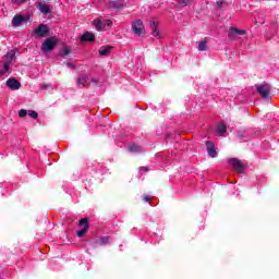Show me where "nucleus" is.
<instances>
[{"mask_svg":"<svg viewBox=\"0 0 279 279\" xmlns=\"http://www.w3.org/2000/svg\"><path fill=\"white\" fill-rule=\"evenodd\" d=\"M226 130H227L226 124H223V123L219 124L217 128V132H218V134H220V136H223V134H226Z\"/></svg>","mask_w":279,"mask_h":279,"instance_id":"obj_20","label":"nucleus"},{"mask_svg":"<svg viewBox=\"0 0 279 279\" xmlns=\"http://www.w3.org/2000/svg\"><path fill=\"white\" fill-rule=\"evenodd\" d=\"M148 26L151 29V36H154V38H157V39L162 38V33L160 32V29H158V23L156 21L151 20Z\"/></svg>","mask_w":279,"mask_h":279,"instance_id":"obj_7","label":"nucleus"},{"mask_svg":"<svg viewBox=\"0 0 279 279\" xmlns=\"http://www.w3.org/2000/svg\"><path fill=\"white\" fill-rule=\"evenodd\" d=\"M229 165L234 169V171H236V173H243V171H245V165L236 158L229 159Z\"/></svg>","mask_w":279,"mask_h":279,"instance_id":"obj_4","label":"nucleus"},{"mask_svg":"<svg viewBox=\"0 0 279 279\" xmlns=\"http://www.w3.org/2000/svg\"><path fill=\"white\" fill-rule=\"evenodd\" d=\"M5 73H10V66L4 65V63H3V68H2V70H0V76L5 75Z\"/></svg>","mask_w":279,"mask_h":279,"instance_id":"obj_21","label":"nucleus"},{"mask_svg":"<svg viewBox=\"0 0 279 279\" xmlns=\"http://www.w3.org/2000/svg\"><path fill=\"white\" fill-rule=\"evenodd\" d=\"M112 51V46H102L99 48L98 53L101 57L110 56V52Z\"/></svg>","mask_w":279,"mask_h":279,"instance_id":"obj_15","label":"nucleus"},{"mask_svg":"<svg viewBox=\"0 0 279 279\" xmlns=\"http://www.w3.org/2000/svg\"><path fill=\"white\" fill-rule=\"evenodd\" d=\"M93 25L98 32H108L109 29H112V21L106 19H96L93 21Z\"/></svg>","mask_w":279,"mask_h":279,"instance_id":"obj_1","label":"nucleus"},{"mask_svg":"<svg viewBox=\"0 0 279 279\" xmlns=\"http://www.w3.org/2000/svg\"><path fill=\"white\" fill-rule=\"evenodd\" d=\"M16 56V51L14 50H10L9 52H7L5 57H4V66H12V62H14V58Z\"/></svg>","mask_w":279,"mask_h":279,"instance_id":"obj_11","label":"nucleus"},{"mask_svg":"<svg viewBox=\"0 0 279 279\" xmlns=\"http://www.w3.org/2000/svg\"><path fill=\"white\" fill-rule=\"evenodd\" d=\"M37 8L39 12H41V14H45V15L51 14V7L46 2H38Z\"/></svg>","mask_w":279,"mask_h":279,"instance_id":"obj_13","label":"nucleus"},{"mask_svg":"<svg viewBox=\"0 0 279 279\" xmlns=\"http://www.w3.org/2000/svg\"><path fill=\"white\" fill-rule=\"evenodd\" d=\"M69 53H71V49H69L68 47L63 48L61 51L62 58H65V56H69Z\"/></svg>","mask_w":279,"mask_h":279,"instance_id":"obj_22","label":"nucleus"},{"mask_svg":"<svg viewBox=\"0 0 279 279\" xmlns=\"http://www.w3.org/2000/svg\"><path fill=\"white\" fill-rule=\"evenodd\" d=\"M27 21H29V16L16 14L12 19V25L13 27H21V25H23V23H27Z\"/></svg>","mask_w":279,"mask_h":279,"instance_id":"obj_6","label":"nucleus"},{"mask_svg":"<svg viewBox=\"0 0 279 279\" xmlns=\"http://www.w3.org/2000/svg\"><path fill=\"white\" fill-rule=\"evenodd\" d=\"M28 117H32V119H38V113L36 111H28Z\"/></svg>","mask_w":279,"mask_h":279,"instance_id":"obj_24","label":"nucleus"},{"mask_svg":"<svg viewBox=\"0 0 279 279\" xmlns=\"http://www.w3.org/2000/svg\"><path fill=\"white\" fill-rule=\"evenodd\" d=\"M150 199H151V197H149V196H145V197H144V201H145V202H149Z\"/></svg>","mask_w":279,"mask_h":279,"instance_id":"obj_30","label":"nucleus"},{"mask_svg":"<svg viewBox=\"0 0 279 279\" xmlns=\"http://www.w3.org/2000/svg\"><path fill=\"white\" fill-rule=\"evenodd\" d=\"M207 153L210 158H217V148L213 142H206Z\"/></svg>","mask_w":279,"mask_h":279,"instance_id":"obj_14","label":"nucleus"},{"mask_svg":"<svg viewBox=\"0 0 279 279\" xmlns=\"http://www.w3.org/2000/svg\"><path fill=\"white\" fill-rule=\"evenodd\" d=\"M129 150L132 154H138L140 151H143V148L138 145H132V146L129 147Z\"/></svg>","mask_w":279,"mask_h":279,"instance_id":"obj_18","label":"nucleus"},{"mask_svg":"<svg viewBox=\"0 0 279 279\" xmlns=\"http://www.w3.org/2000/svg\"><path fill=\"white\" fill-rule=\"evenodd\" d=\"M78 226L81 229L76 232V235L78 238H82V236H84V234H86V232H88V228H89L88 218L81 219L78 222Z\"/></svg>","mask_w":279,"mask_h":279,"instance_id":"obj_5","label":"nucleus"},{"mask_svg":"<svg viewBox=\"0 0 279 279\" xmlns=\"http://www.w3.org/2000/svg\"><path fill=\"white\" fill-rule=\"evenodd\" d=\"M181 5H189L191 3V0H180Z\"/></svg>","mask_w":279,"mask_h":279,"instance_id":"obj_26","label":"nucleus"},{"mask_svg":"<svg viewBox=\"0 0 279 279\" xmlns=\"http://www.w3.org/2000/svg\"><path fill=\"white\" fill-rule=\"evenodd\" d=\"M66 66H68V69H75V65H73V63H71V62H68Z\"/></svg>","mask_w":279,"mask_h":279,"instance_id":"obj_27","label":"nucleus"},{"mask_svg":"<svg viewBox=\"0 0 279 279\" xmlns=\"http://www.w3.org/2000/svg\"><path fill=\"white\" fill-rule=\"evenodd\" d=\"M141 171H147V168H141Z\"/></svg>","mask_w":279,"mask_h":279,"instance_id":"obj_32","label":"nucleus"},{"mask_svg":"<svg viewBox=\"0 0 279 279\" xmlns=\"http://www.w3.org/2000/svg\"><path fill=\"white\" fill-rule=\"evenodd\" d=\"M208 49V38L199 41L198 44V51H206Z\"/></svg>","mask_w":279,"mask_h":279,"instance_id":"obj_16","label":"nucleus"},{"mask_svg":"<svg viewBox=\"0 0 279 279\" xmlns=\"http://www.w3.org/2000/svg\"><path fill=\"white\" fill-rule=\"evenodd\" d=\"M271 92V87L267 84L260 85L257 87V93H259L263 99H269V93Z\"/></svg>","mask_w":279,"mask_h":279,"instance_id":"obj_9","label":"nucleus"},{"mask_svg":"<svg viewBox=\"0 0 279 279\" xmlns=\"http://www.w3.org/2000/svg\"><path fill=\"white\" fill-rule=\"evenodd\" d=\"M86 82H88V76H86V75H81L77 78V85L78 86H84V84H86Z\"/></svg>","mask_w":279,"mask_h":279,"instance_id":"obj_19","label":"nucleus"},{"mask_svg":"<svg viewBox=\"0 0 279 279\" xmlns=\"http://www.w3.org/2000/svg\"><path fill=\"white\" fill-rule=\"evenodd\" d=\"M56 45H58V37H49L41 45V51L44 53H49V51H53L56 49Z\"/></svg>","mask_w":279,"mask_h":279,"instance_id":"obj_2","label":"nucleus"},{"mask_svg":"<svg viewBox=\"0 0 279 279\" xmlns=\"http://www.w3.org/2000/svg\"><path fill=\"white\" fill-rule=\"evenodd\" d=\"M133 34L136 36H143L145 34V24H143L142 20H135L131 24Z\"/></svg>","mask_w":279,"mask_h":279,"instance_id":"obj_3","label":"nucleus"},{"mask_svg":"<svg viewBox=\"0 0 279 279\" xmlns=\"http://www.w3.org/2000/svg\"><path fill=\"white\" fill-rule=\"evenodd\" d=\"M81 40L83 41L95 40V35H93V33L86 32L85 34L82 35Z\"/></svg>","mask_w":279,"mask_h":279,"instance_id":"obj_17","label":"nucleus"},{"mask_svg":"<svg viewBox=\"0 0 279 279\" xmlns=\"http://www.w3.org/2000/svg\"><path fill=\"white\" fill-rule=\"evenodd\" d=\"M7 86L10 88V90H19L21 88V82H19L16 78H9L7 81Z\"/></svg>","mask_w":279,"mask_h":279,"instance_id":"obj_12","label":"nucleus"},{"mask_svg":"<svg viewBox=\"0 0 279 279\" xmlns=\"http://www.w3.org/2000/svg\"><path fill=\"white\" fill-rule=\"evenodd\" d=\"M34 32L39 38H45V36H48L49 34V27H47L45 24H41Z\"/></svg>","mask_w":279,"mask_h":279,"instance_id":"obj_10","label":"nucleus"},{"mask_svg":"<svg viewBox=\"0 0 279 279\" xmlns=\"http://www.w3.org/2000/svg\"><path fill=\"white\" fill-rule=\"evenodd\" d=\"M217 5H218V8H221V5H223V1H221V0L217 1Z\"/></svg>","mask_w":279,"mask_h":279,"instance_id":"obj_28","label":"nucleus"},{"mask_svg":"<svg viewBox=\"0 0 279 279\" xmlns=\"http://www.w3.org/2000/svg\"><path fill=\"white\" fill-rule=\"evenodd\" d=\"M102 243H108V238H102Z\"/></svg>","mask_w":279,"mask_h":279,"instance_id":"obj_31","label":"nucleus"},{"mask_svg":"<svg viewBox=\"0 0 279 279\" xmlns=\"http://www.w3.org/2000/svg\"><path fill=\"white\" fill-rule=\"evenodd\" d=\"M245 34H247V32L245 29H239V28H234V27H231L229 29L230 40H236V38H239V36H245Z\"/></svg>","mask_w":279,"mask_h":279,"instance_id":"obj_8","label":"nucleus"},{"mask_svg":"<svg viewBox=\"0 0 279 279\" xmlns=\"http://www.w3.org/2000/svg\"><path fill=\"white\" fill-rule=\"evenodd\" d=\"M41 88H43L44 90H47V88H49V84H44V85L41 86Z\"/></svg>","mask_w":279,"mask_h":279,"instance_id":"obj_29","label":"nucleus"},{"mask_svg":"<svg viewBox=\"0 0 279 279\" xmlns=\"http://www.w3.org/2000/svg\"><path fill=\"white\" fill-rule=\"evenodd\" d=\"M19 114L23 119L24 117H27V110L22 109V110H20Z\"/></svg>","mask_w":279,"mask_h":279,"instance_id":"obj_25","label":"nucleus"},{"mask_svg":"<svg viewBox=\"0 0 279 279\" xmlns=\"http://www.w3.org/2000/svg\"><path fill=\"white\" fill-rule=\"evenodd\" d=\"M27 2V0H12V3H14V5H23V3Z\"/></svg>","mask_w":279,"mask_h":279,"instance_id":"obj_23","label":"nucleus"}]
</instances>
